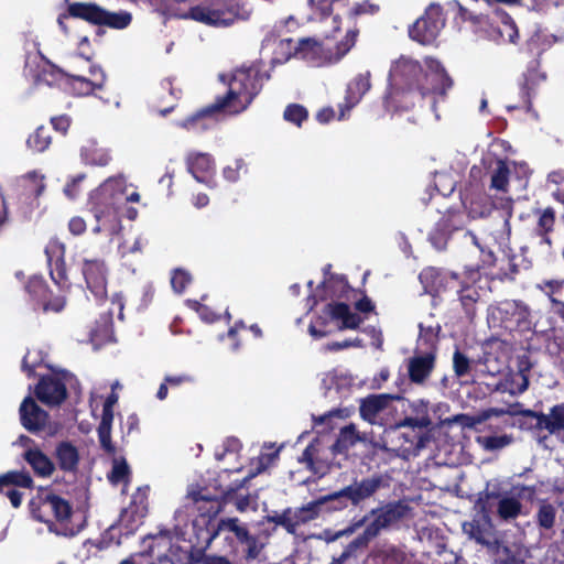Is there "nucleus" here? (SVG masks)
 <instances>
[{"label":"nucleus","instance_id":"nucleus-15","mask_svg":"<svg viewBox=\"0 0 564 564\" xmlns=\"http://www.w3.org/2000/svg\"><path fill=\"white\" fill-rule=\"evenodd\" d=\"M124 192L126 180L122 176H112L90 194V202L97 221H100L104 217H115L116 206L122 200Z\"/></svg>","mask_w":564,"mask_h":564},{"label":"nucleus","instance_id":"nucleus-9","mask_svg":"<svg viewBox=\"0 0 564 564\" xmlns=\"http://www.w3.org/2000/svg\"><path fill=\"white\" fill-rule=\"evenodd\" d=\"M488 323L492 328L509 332H528L534 326L530 307L519 300H505L491 304L488 308Z\"/></svg>","mask_w":564,"mask_h":564},{"label":"nucleus","instance_id":"nucleus-54","mask_svg":"<svg viewBox=\"0 0 564 564\" xmlns=\"http://www.w3.org/2000/svg\"><path fill=\"white\" fill-rule=\"evenodd\" d=\"M68 74L63 72L62 69H56L52 66L43 69L36 78L39 85L44 84L46 86L61 85L62 83H66Z\"/></svg>","mask_w":564,"mask_h":564},{"label":"nucleus","instance_id":"nucleus-41","mask_svg":"<svg viewBox=\"0 0 564 564\" xmlns=\"http://www.w3.org/2000/svg\"><path fill=\"white\" fill-rule=\"evenodd\" d=\"M452 234L448 218L440 219L429 235V241L436 250H444Z\"/></svg>","mask_w":564,"mask_h":564},{"label":"nucleus","instance_id":"nucleus-38","mask_svg":"<svg viewBox=\"0 0 564 564\" xmlns=\"http://www.w3.org/2000/svg\"><path fill=\"white\" fill-rule=\"evenodd\" d=\"M381 564H411V556L401 547L384 543L376 552Z\"/></svg>","mask_w":564,"mask_h":564},{"label":"nucleus","instance_id":"nucleus-20","mask_svg":"<svg viewBox=\"0 0 564 564\" xmlns=\"http://www.w3.org/2000/svg\"><path fill=\"white\" fill-rule=\"evenodd\" d=\"M370 87V72L358 74L351 82H349L344 102L339 105L338 120L347 118L348 112L360 102Z\"/></svg>","mask_w":564,"mask_h":564},{"label":"nucleus","instance_id":"nucleus-18","mask_svg":"<svg viewBox=\"0 0 564 564\" xmlns=\"http://www.w3.org/2000/svg\"><path fill=\"white\" fill-rule=\"evenodd\" d=\"M394 400H402V398L388 393L370 394L360 401V416L370 424L384 425L386 417L394 410L392 405Z\"/></svg>","mask_w":564,"mask_h":564},{"label":"nucleus","instance_id":"nucleus-6","mask_svg":"<svg viewBox=\"0 0 564 564\" xmlns=\"http://www.w3.org/2000/svg\"><path fill=\"white\" fill-rule=\"evenodd\" d=\"M39 511L35 518L46 523L48 531L58 536L74 538L86 525V517L74 511L67 500L56 495H46L41 500Z\"/></svg>","mask_w":564,"mask_h":564},{"label":"nucleus","instance_id":"nucleus-17","mask_svg":"<svg viewBox=\"0 0 564 564\" xmlns=\"http://www.w3.org/2000/svg\"><path fill=\"white\" fill-rule=\"evenodd\" d=\"M322 389L325 398L333 402L348 399L356 386L355 378L343 369H333L322 376Z\"/></svg>","mask_w":564,"mask_h":564},{"label":"nucleus","instance_id":"nucleus-16","mask_svg":"<svg viewBox=\"0 0 564 564\" xmlns=\"http://www.w3.org/2000/svg\"><path fill=\"white\" fill-rule=\"evenodd\" d=\"M444 25L445 19L442 7L437 3H431L424 15L417 19L409 29V35L421 44H431L436 40Z\"/></svg>","mask_w":564,"mask_h":564},{"label":"nucleus","instance_id":"nucleus-25","mask_svg":"<svg viewBox=\"0 0 564 564\" xmlns=\"http://www.w3.org/2000/svg\"><path fill=\"white\" fill-rule=\"evenodd\" d=\"M435 366V354L433 350H417L408 360V373L411 382L422 384L430 377Z\"/></svg>","mask_w":564,"mask_h":564},{"label":"nucleus","instance_id":"nucleus-49","mask_svg":"<svg viewBox=\"0 0 564 564\" xmlns=\"http://www.w3.org/2000/svg\"><path fill=\"white\" fill-rule=\"evenodd\" d=\"M291 57L296 58V42L292 39L279 40L273 51L272 64H283Z\"/></svg>","mask_w":564,"mask_h":564},{"label":"nucleus","instance_id":"nucleus-52","mask_svg":"<svg viewBox=\"0 0 564 564\" xmlns=\"http://www.w3.org/2000/svg\"><path fill=\"white\" fill-rule=\"evenodd\" d=\"M265 521L282 527L290 534L296 533L292 508H286L282 512L274 510L265 517Z\"/></svg>","mask_w":564,"mask_h":564},{"label":"nucleus","instance_id":"nucleus-7","mask_svg":"<svg viewBox=\"0 0 564 564\" xmlns=\"http://www.w3.org/2000/svg\"><path fill=\"white\" fill-rule=\"evenodd\" d=\"M457 8L458 15L463 21H471L475 24H481L485 21L489 23L487 36L497 44H517L519 40L518 28L512 18L502 9H494L488 12H476L463 7L458 1L449 3Z\"/></svg>","mask_w":564,"mask_h":564},{"label":"nucleus","instance_id":"nucleus-28","mask_svg":"<svg viewBox=\"0 0 564 564\" xmlns=\"http://www.w3.org/2000/svg\"><path fill=\"white\" fill-rule=\"evenodd\" d=\"M469 279L473 283L464 282L462 288L457 291L458 299L468 315L474 313V305L481 299L485 293V285L488 283L487 279L481 280L479 278L478 271H473Z\"/></svg>","mask_w":564,"mask_h":564},{"label":"nucleus","instance_id":"nucleus-59","mask_svg":"<svg viewBox=\"0 0 564 564\" xmlns=\"http://www.w3.org/2000/svg\"><path fill=\"white\" fill-rule=\"evenodd\" d=\"M456 182L446 173H436L434 185L442 196L451 195L455 189Z\"/></svg>","mask_w":564,"mask_h":564},{"label":"nucleus","instance_id":"nucleus-31","mask_svg":"<svg viewBox=\"0 0 564 564\" xmlns=\"http://www.w3.org/2000/svg\"><path fill=\"white\" fill-rule=\"evenodd\" d=\"M55 457L61 470L74 473L78 468L79 452L69 441L59 442L55 447Z\"/></svg>","mask_w":564,"mask_h":564},{"label":"nucleus","instance_id":"nucleus-8","mask_svg":"<svg viewBox=\"0 0 564 564\" xmlns=\"http://www.w3.org/2000/svg\"><path fill=\"white\" fill-rule=\"evenodd\" d=\"M383 484L380 475H372L361 480H355L350 485L327 496L321 497L324 513L338 512L349 507H359L365 500L371 498Z\"/></svg>","mask_w":564,"mask_h":564},{"label":"nucleus","instance_id":"nucleus-33","mask_svg":"<svg viewBox=\"0 0 564 564\" xmlns=\"http://www.w3.org/2000/svg\"><path fill=\"white\" fill-rule=\"evenodd\" d=\"M463 532L470 540L487 547L489 552H491L494 547H497V543L499 542L489 527H484L476 520L465 522L463 524Z\"/></svg>","mask_w":564,"mask_h":564},{"label":"nucleus","instance_id":"nucleus-34","mask_svg":"<svg viewBox=\"0 0 564 564\" xmlns=\"http://www.w3.org/2000/svg\"><path fill=\"white\" fill-rule=\"evenodd\" d=\"M23 458L40 477H50L55 469L53 462L37 447L28 448Z\"/></svg>","mask_w":564,"mask_h":564},{"label":"nucleus","instance_id":"nucleus-21","mask_svg":"<svg viewBox=\"0 0 564 564\" xmlns=\"http://www.w3.org/2000/svg\"><path fill=\"white\" fill-rule=\"evenodd\" d=\"M35 394L48 406L59 405L67 397L66 382L53 376L43 377L35 388Z\"/></svg>","mask_w":564,"mask_h":564},{"label":"nucleus","instance_id":"nucleus-51","mask_svg":"<svg viewBox=\"0 0 564 564\" xmlns=\"http://www.w3.org/2000/svg\"><path fill=\"white\" fill-rule=\"evenodd\" d=\"M20 183L24 187L25 193L33 197H39L45 188L44 176L35 171L21 177Z\"/></svg>","mask_w":564,"mask_h":564},{"label":"nucleus","instance_id":"nucleus-45","mask_svg":"<svg viewBox=\"0 0 564 564\" xmlns=\"http://www.w3.org/2000/svg\"><path fill=\"white\" fill-rule=\"evenodd\" d=\"M401 429L398 430L397 433L391 434L390 436L387 435L386 431L383 432L382 437V447L386 449L392 448H402L405 444H409V446L404 447V451H410L415 445L416 435L411 433H401Z\"/></svg>","mask_w":564,"mask_h":564},{"label":"nucleus","instance_id":"nucleus-50","mask_svg":"<svg viewBox=\"0 0 564 564\" xmlns=\"http://www.w3.org/2000/svg\"><path fill=\"white\" fill-rule=\"evenodd\" d=\"M186 500L188 501V503H186L184 507L177 509L174 514V519L177 522L174 525L175 533H176V535L183 536V540H186L185 535L187 532L183 530L182 525L187 527V521H188L189 514L194 511L198 512V509H197L198 506L206 507V505L204 502H199L198 505H195L187 497H186Z\"/></svg>","mask_w":564,"mask_h":564},{"label":"nucleus","instance_id":"nucleus-23","mask_svg":"<svg viewBox=\"0 0 564 564\" xmlns=\"http://www.w3.org/2000/svg\"><path fill=\"white\" fill-rule=\"evenodd\" d=\"M90 78L83 75H70L68 74L66 84L70 87L74 94L78 96H88L95 89L104 87L106 82V75L104 70L97 65L89 66Z\"/></svg>","mask_w":564,"mask_h":564},{"label":"nucleus","instance_id":"nucleus-37","mask_svg":"<svg viewBox=\"0 0 564 564\" xmlns=\"http://www.w3.org/2000/svg\"><path fill=\"white\" fill-rule=\"evenodd\" d=\"M80 158L85 164L105 166L110 162L108 150L98 147L95 140H87L80 149Z\"/></svg>","mask_w":564,"mask_h":564},{"label":"nucleus","instance_id":"nucleus-61","mask_svg":"<svg viewBox=\"0 0 564 564\" xmlns=\"http://www.w3.org/2000/svg\"><path fill=\"white\" fill-rule=\"evenodd\" d=\"M191 274L187 271L175 269L171 278V284L173 290L181 294L191 282Z\"/></svg>","mask_w":564,"mask_h":564},{"label":"nucleus","instance_id":"nucleus-19","mask_svg":"<svg viewBox=\"0 0 564 564\" xmlns=\"http://www.w3.org/2000/svg\"><path fill=\"white\" fill-rule=\"evenodd\" d=\"M88 290L96 301H102L107 295V268L99 259H85L82 267Z\"/></svg>","mask_w":564,"mask_h":564},{"label":"nucleus","instance_id":"nucleus-46","mask_svg":"<svg viewBox=\"0 0 564 564\" xmlns=\"http://www.w3.org/2000/svg\"><path fill=\"white\" fill-rule=\"evenodd\" d=\"M420 334L417 338V350H433L436 355V344L440 333V325L424 326L422 323L419 325Z\"/></svg>","mask_w":564,"mask_h":564},{"label":"nucleus","instance_id":"nucleus-53","mask_svg":"<svg viewBox=\"0 0 564 564\" xmlns=\"http://www.w3.org/2000/svg\"><path fill=\"white\" fill-rule=\"evenodd\" d=\"M509 183V166L506 161L497 160L491 175V187L506 191Z\"/></svg>","mask_w":564,"mask_h":564},{"label":"nucleus","instance_id":"nucleus-22","mask_svg":"<svg viewBox=\"0 0 564 564\" xmlns=\"http://www.w3.org/2000/svg\"><path fill=\"white\" fill-rule=\"evenodd\" d=\"M50 275L55 284L64 288L67 284L65 272V246L58 239H51L45 248Z\"/></svg>","mask_w":564,"mask_h":564},{"label":"nucleus","instance_id":"nucleus-32","mask_svg":"<svg viewBox=\"0 0 564 564\" xmlns=\"http://www.w3.org/2000/svg\"><path fill=\"white\" fill-rule=\"evenodd\" d=\"M326 312L333 319L341 323L339 329H356L362 323V318L354 313L346 303H329L326 306Z\"/></svg>","mask_w":564,"mask_h":564},{"label":"nucleus","instance_id":"nucleus-5","mask_svg":"<svg viewBox=\"0 0 564 564\" xmlns=\"http://www.w3.org/2000/svg\"><path fill=\"white\" fill-rule=\"evenodd\" d=\"M535 494V486L525 485H513L503 494L485 491L479 494L475 508L487 522H490L494 514L510 521L521 513V500H532Z\"/></svg>","mask_w":564,"mask_h":564},{"label":"nucleus","instance_id":"nucleus-3","mask_svg":"<svg viewBox=\"0 0 564 564\" xmlns=\"http://www.w3.org/2000/svg\"><path fill=\"white\" fill-rule=\"evenodd\" d=\"M410 508L403 501L388 502L381 507L371 509L362 518L354 520L348 527L336 531L333 538H327V542H335L343 536H349L357 530L365 527L362 533L356 536L341 552L338 557L333 558L329 564H354L360 552L366 550L369 543L380 535L382 531H388L409 513Z\"/></svg>","mask_w":564,"mask_h":564},{"label":"nucleus","instance_id":"nucleus-10","mask_svg":"<svg viewBox=\"0 0 564 564\" xmlns=\"http://www.w3.org/2000/svg\"><path fill=\"white\" fill-rule=\"evenodd\" d=\"M356 30H349L340 43L334 48L325 47L311 37H304L296 42V58L303 59L312 66H323L338 63L355 45Z\"/></svg>","mask_w":564,"mask_h":564},{"label":"nucleus","instance_id":"nucleus-63","mask_svg":"<svg viewBox=\"0 0 564 564\" xmlns=\"http://www.w3.org/2000/svg\"><path fill=\"white\" fill-rule=\"evenodd\" d=\"M241 544L245 545L246 555H247V558H249V560H253V558L258 557V555L260 554V552L263 547V544L260 543L258 541V539L251 534H249L247 536V539H245L241 542Z\"/></svg>","mask_w":564,"mask_h":564},{"label":"nucleus","instance_id":"nucleus-12","mask_svg":"<svg viewBox=\"0 0 564 564\" xmlns=\"http://www.w3.org/2000/svg\"><path fill=\"white\" fill-rule=\"evenodd\" d=\"M180 17L209 26L227 28L237 20V12L235 7L225 0H203Z\"/></svg>","mask_w":564,"mask_h":564},{"label":"nucleus","instance_id":"nucleus-42","mask_svg":"<svg viewBox=\"0 0 564 564\" xmlns=\"http://www.w3.org/2000/svg\"><path fill=\"white\" fill-rule=\"evenodd\" d=\"M494 555L495 564H525V553L513 551L509 546L497 543L490 552Z\"/></svg>","mask_w":564,"mask_h":564},{"label":"nucleus","instance_id":"nucleus-2","mask_svg":"<svg viewBox=\"0 0 564 564\" xmlns=\"http://www.w3.org/2000/svg\"><path fill=\"white\" fill-rule=\"evenodd\" d=\"M219 78L227 84V94L218 97L212 106L181 121L178 124L182 128L197 132L205 131L217 123L214 116L216 112L224 110L230 115H238L245 111L260 93L269 75L262 74L256 67H248L238 68L229 76L221 74Z\"/></svg>","mask_w":564,"mask_h":564},{"label":"nucleus","instance_id":"nucleus-58","mask_svg":"<svg viewBox=\"0 0 564 564\" xmlns=\"http://www.w3.org/2000/svg\"><path fill=\"white\" fill-rule=\"evenodd\" d=\"M283 117L286 121L301 126L307 118V110L301 105L292 104L285 108Z\"/></svg>","mask_w":564,"mask_h":564},{"label":"nucleus","instance_id":"nucleus-64","mask_svg":"<svg viewBox=\"0 0 564 564\" xmlns=\"http://www.w3.org/2000/svg\"><path fill=\"white\" fill-rule=\"evenodd\" d=\"M186 304L188 305V307L197 312L203 321L212 323L216 319L215 314L207 306L200 304L198 301L187 300Z\"/></svg>","mask_w":564,"mask_h":564},{"label":"nucleus","instance_id":"nucleus-14","mask_svg":"<svg viewBox=\"0 0 564 564\" xmlns=\"http://www.w3.org/2000/svg\"><path fill=\"white\" fill-rule=\"evenodd\" d=\"M453 369L457 378L465 383L477 382L485 376L494 377L500 372V365L491 354L469 358L459 349L453 355Z\"/></svg>","mask_w":564,"mask_h":564},{"label":"nucleus","instance_id":"nucleus-4","mask_svg":"<svg viewBox=\"0 0 564 564\" xmlns=\"http://www.w3.org/2000/svg\"><path fill=\"white\" fill-rule=\"evenodd\" d=\"M187 498L195 505L199 502L206 505V507H197L199 514L191 524L196 535L197 544L208 546L217 536L224 535L226 540L229 539V533H232L241 543L250 534L247 527L240 524L237 518L216 519L220 506L217 499L210 496L206 489L191 488L187 492Z\"/></svg>","mask_w":564,"mask_h":564},{"label":"nucleus","instance_id":"nucleus-27","mask_svg":"<svg viewBox=\"0 0 564 564\" xmlns=\"http://www.w3.org/2000/svg\"><path fill=\"white\" fill-rule=\"evenodd\" d=\"M187 170L193 177L203 184L214 186V161L207 153H195L187 156Z\"/></svg>","mask_w":564,"mask_h":564},{"label":"nucleus","instance_id":"nucleus-62","mask_svg":"<svg viewBox=\"0 0 564 564\" xmlns=\"http://www.w3.org/2000/svg\"><path fill=\"white\" fill-rule=\"evenodd\" d=\"M102 327L100 329H93L90 332L91 340L93 341H99V340H106L110 337L111 334V326H112V319L110 315H106L101 317Z\"/></svg>","mask_w":564,"mask_h":564},{"label":"nucleus","instance_id":"nucleus-60","mask_svg":"<svg viewBox=\"0 0 564 564\" xmlns=\"http://www.w3.org/2000/svg\"><path fill=\"white\" fill-rule=\"evenodd\" d=\"M555 223V214L552 208L544 209L538 220L535 232H551Z\"/></svg>","mask_w":564,"mask_h":564},{"label":"nucleus","instance_id":"nucleus-30","mask_svg":"<svg viewBox=\"0 0 564 564\" xmlns=\"http://www.w3.org/2000/svg\"><path fill=\"white\" fill-rule=\"evenodd\" d=\"M527 415L535 419V427L546 430L550 434H557L564 426V402L551 408L549 414L527 411Z\"/></svg>","mask_w":564,"mask_h":564},{"label":"nucleus","instance_id":"nucleus-35","mask_svg":"<svg viewBox=\"0 0 564 564\" xmlns=\"http://www.w3.org/2000/svg\"><path fill=\"white\" fill-rule=\"evenodd\" d=\"M113 421V410L110 402H105L102 408L101 421L98 426V437L102 449L109 454L115 453V446L111 443V425Z\"/></svg>","mask_w":564,"mask_h":564},{"label":"nucleus","instance_id":"nucleus-56","mask_svg":"<svg viewBox=\"0 0 564 564\" xmlns=\"http://www.w3.org/2000/svg\"><path fill=\"white\" fill-rule=\"evenodd\" d=\"M556 510L550 503H544L536 513L538 523L544 529H551L555 522Z\"/></svg>","mask_w":564,"mask_h":564},{"label":"nucleus","instance_id":"nucleus-36","mask_svg":"<svg viewBox=\"0 0 564 564\" xmlns=\"http://www.w3.org/2000/svg\"><path fill=\"white\" fill-rule=\"evenodd\" d=\"M425 293L435 295L446 288V273L436 268H426L419 275Z\"/></svg>","mask_w":564,"mask_h":564},{"label":"nucleus","instance_id":"nucleus-1","mask_svg":"<svg viewBox=\"0 0 564 564\" xmlns=\"http://www.w3.org/2000/svg\"><path fill=\"white\" fill-rule=\"evenodd\" d=\"M425 66L424 72L417 61L406 56L395 61L389 73L390 91L386 102H393L399 93L416 95L423 99L430 97L431 108L435 111L436 105L445 100L447 91L453 87V80L437 59L426 58Z\"/></svg>","mask_w":564,"mask_h":564},{"label":"nucleus","instance_id":"nucleus-11","mask_svg":"<svg viewBox=\"0 0 564 564\" xmlns=\"http://www.w3.org/2000/svg\"><path fill=\"white\" fill-rule=\"evenodd\" d=\"M68 11L75 19L116 30L128 28L132 21V15L128 11H108L94 2H74L68 6Z\"/></svg>","mask_w":564,"mask_h":564},{"label":"nucleus","instance_id":"nucleus-29","mask_svg":"<svg viewBox=\"0 0 564 564\" xmlns=\"http://www.w3.org/2000/svg\"><path fill=\"white\" fill-rule=\"evenodd\" d=\"M544 80L545 74L539 70L536 62H532L524 74V82L521 86V96L527 111L532 112L534 118H538V113L532 110V98L535 96L536 87Z\"/></svg>","mask_w":564,"mask_h":564},{"label":"nucleus","instance_id":"nucleus-48","mask_svg":"<svg viewBox=\"0 0 564 564\" xmlns=\"http://www.w3.org/2000/svg\"><path fill=\"white\" fill-rule=\"evenodd\" d=\"M51 142L50 130L44 126H40L26 139V147L33 152L41 153L48 149Z\"/></svg>","mask_w":564,"mask_h":564},{"label":"nucleus","instance_id":"nucleus-39","mask_svg":"<svg viewBox=\"0 0 564 564\" xmlns=\"http://www.w3.org/2000/svg\"><path fill=\"white\" fill-rule=\"evenodd\" d=\"M292 513H293L295 530L297 531V528L300 525L305 524L312 520H315L322 513H324L323 502H321V499H317V500L311 501L300 508H292Z\"/></svg>","mask_w":564,"mask_h":564},{"label":"nucleus","instance_id":"nucleus-13","mask_svg":"<svg viewBox=\"0 0 564 564\" xmlns=\"http://www.w3.org/2000/svg\"><path fill=\"white\" fill-rule=\"evenodd\" d=\"M471 217H490L494 223L489 226V236L498 247L499 251L507 258L511 254L510 248V218L512 216V203L506 199L501 208H485L478 212L476 206L470 209Z\"/></svg>","mask_w":564,"mask_h":564},{"label":"nucleus","instance_id":"nucleus-57","mask_svg":"<svg viewBox=\"0 0 564 564\" xmlns=\"http://www.w3.org/2000/svg\"><path fill=\"white\" fill-rule=\"evenodd\" d=\"M129 476V466L123 458H113L112 469L109 474V480L112 484H119Z\"/></svg>","mask_w":564,"mask_h":564},{"label":"nucleus","instance_id":"nucleus-55","mask_svg":"<svg viewBox=\"0 0 564 564\" xmlns=\"http://www.w3.org/2000/svg\"><path fill=\"white\" fill-rule=\"evenodd\" d=\"M26 291L37 304H41L42 299H46L50 294L44 280L40 276H33L29 280Z\"/></svg>","mask_w":564,"mask_h":564},{"label":"nucleus","instance_id":"nucleus-24","mask_svg":"<svg viewBox=\"0 0 564 564\" xmlns=\"http://www.w3.org/2000/svg\"><path fill=\"white\" fill-rule=\"evenodd\" d=\"M409 406L411 409L412 415L406 416L405 419L386 427V433L388 436L397 433L398 430L402 427L425 429L431 424V419L429 415V402L424 400H415L410 402Z\"/></svg>","mask_w":564,"mask_h":564},{"label":"nucleus","instance_id":"nucleus-43","mask_svg":"<svg viewBox=\"0 0 564 564\" xmlns=\"http://www.w3.org/2000/svg\"><path fill=\"white\" fill-rule=\"evenodd\" d=\"M476 443L486 452H498L513 443V436L509 434L478 435Z\"/></svg>","mask_w":564,"mask_h":564},{"label":"nucleus","instance_id":"nucleus-26","mask_svg":"<svg viewBox=\"0 0 564 564\" xmlns=\"http://www.w3.org/2000/svg\"><path fill=\"white\" fill-rule=\"evenodd\" d=\"M20 419L25 430L37 433L46 426L48 414L31 397H26L20 405Z\"/></svg>","mask_w":564,"mask_h":564},{"label":"nucleus","instance_id":"nucleus-44","mask_svg":"<svg viewBox=\"0 0 564 564\" xmlns=\"http://www.w3.org/2000/svg\"><path fill=\"white\" fill-rule=\"evenodd\" d=\"M539 289L550 299L553 307L564 304V279L543 280Z\"/></svg>","mask_w":564,"mask_h":564},{"label":"nucleus","instance_id":"nucleus-47","mask_svg":"<svg viewBox=\"0 0 564 564\" xmlns=\"http://www.w3.org/2000/svg\"><path fill=\"white\" fill-rule=\"evenodd\" d=\"M11 486L31 488L33 486V479L25 470L9 471L0 476V491Z\"/></svg>","mask_w":564,"mask_h":564},{"label":"nucleus","instance_id":"nucleus-40","mask_svg":"<svg viewBox=\"0 0 564 564\" xmlns=\"http://www.w3.org/2000/svg\"><path fill=\"white\" fill-rule=\"evenodd\" d=\"M149 487H140L137 492L132 496L131 505L128 509H126L121 514V520L124 521L126 518L132 517L141 520L147 513V498H148Z\"/></svg>","mask_w":564,"mask_h":564}]
</instances>
